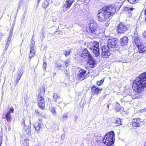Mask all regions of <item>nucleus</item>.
Returning <instances> with one entry per match:
<instances>
[{
    "mask_svg": "<svg viewBox=\"0 0 146 146\" xmlns=\"http://www.w3.org/2000/svg\"><path fill=\"white\" fill-rule=\"evenodd\" d=\"M71 52V50H65L64 51L63 53L66 56H67L69 55Z\"/></svg>",
    "mask_w": 146,
    "mask_h": 146,
    "instance_id": "obj_24",
    "label": "nucleus"
},
{
    "mask_svg": "<svg viewBox=\"0 0 146 146\" xmlns=\"http://www.w3.org/2000/svg\"><path fill=\"white\" fill-rule=\"evenodd\" d=\"M79 73L77 74V78L81 80L84 79L86 76V70L81 69L79 71Z\"/></svg>",
    "mask_w": 146,
    "mask_h": 146,
    "instance_id": "obj_11",
    "label": "nucleus"
},
{
    "mask_svg": "<svg viewBox=\"0 0 146 146\" xmlns=\"http://www.w3.org/2000/svg\"><path fill=\"white\" fill-rule=\"evenodd\" d=\"M9 43H10V42H8V41H7L6 43V44L5 46V49H4L5 50H7V49L8 48V47L9 45Z\"/></svg>",
    "mask_w": 146,
    "mask_h": 146,
    "instance_id": "obj_35",
    "label": "nucleus"
},
{
    "mask_svg": "<svg viewBox=\"0 0 146 146\" xmlns=\"http://www.w3.org/2000/svg\"><path fill=\"white\" fill-rule=\"evenodd\" d=\"M138 49L139 53H142L146 51V46L143 44L137 47Z\"/></svg>",
    "mask_w": 146,
    "mask_h": 146,
    "instance_id": "obj_17",
    "label": "nucleus"
},
{
    "mask_svg": "<svg viewBox=\"0 0 146 146\" xmlns=\"http://www.w3.org/2000/svg\"><path fill=\"white\" fill-rule=\"evenodd\" d=\"M65 135L64 134H62L61 136V139H63L65 138Z\"/></svg>",
    "mask_w": 146,
    "mask_h": 146,
    "instance_id": "obj_42",
    "label": "nucleus"
},
{
    "mask_svg": "<svg viewBox=\"0 0 146 146\" xmlns=\"http://www.w3.org/2000/svg\"><path fill=\"white\" fill-rule=\"evenodd\" d=\"M64 64H62L60 63H57L56 64V68L58 70L61 67H64Z\"/></svg>",
    "mask_w": 146,
    "mask_h": 146,
    "instance_id": "obj_26",
    "label": "nucleus"
},
{
    "mask_svg": "<svg viewBox=\"0 0 146 146\" xmlns=\"http://www.w3.org/2000/svg\"><path fill=\"white\" fill-rule=\"evenodd\" d=\"M53 100L54 101L57 99L58 98L60 97V96H58V95L56 93H54L53 94Z\"/></svg>",
    "mask_w": 146,
    "mask_h": 146,
    "instance_id": "obj_30",
    "label": "nucleus"
},
{
    "mask_svg": "<svg viewBox=\"0 0 146 146\" xmlns=\"http://www.w3.org/2000/svg\"><path fill=\"white\" fill-rule=\"evenodd\" d=\"M117 28V32L119 33H124L129 29V26L123 23H121L119 24Z\"/></svg>",
    "mask_w": 146,
    "mask_h": 146,
    "instance_id": "obj_9",
    "label": "nucleus"
},
{
    "mask_svg": "<svg viewBox=\"0 0 146 146\" xmlns=\"http://www.w3.org/2000/svg\"><path fill=\"white\" fill-rule=\"evenodd\" d=\"M121 109V106H120L119 104L117 102H116L115 105V110L116 111L118 112Z\"/></svg>",
    "mask_w": 146,
    "mask_h": 146,
    "instance_id": "obj_23",
    "label": "nucleus"
},
{
    "mask_svg": "<svg viewBox=\"0 0 146 146\" xmlns=\"http://www.w3.org/2000/svg\"><path fill=\"white\" fill-rule=\"evenodd\" d=\"M102 90V88H99L95 86H93L91 88V92L92 95H98L101 93V91Z\"/></svg>",
    "mask_w": 146,
    "mask_h": 146,
    "instance_id": "obj_12",
    "label": "nucleus"
},
{
    "mask_svg": "<svg viewBox=\"0 0 146 146\" xmlns=\"http://www.w3.org/2000/svg\"><path fill=\"white\" fill-rule=\"evenodd\" d=\"M104 78H102L100 80L97 81L96 84L98 86H100L104 82Z\"/></svg>",
    "mask_w": 146,
    "mask_h": 146,
    "instance_id": "obj_28",
    "label": "nucleus"
},
{
    "mask_svg": "<svg viewBox=\"0 0 146 146\" xmlns=\"http://www.w3.org/2000/svg\"><path fill=\"white\" fill-rule=\"evenodd\" d=\"M65 106V104H64V107Z\"/></svg>",
    "mask_w": 146,
    "mask_h": 146,
    "instance_id": "obj_58",
    "label": "nucleus"
},
{
    "mask_svg": "<svg viewBox=\"0 0 146 146\" xmlns=\"http://www.w3.org/2000/svg\"><path fill=\"white\" fill-rule=\"evenodd\" d=\"M26 119L25 117L23 118V121H22V125L24 127V128L25 129L27 128L28 127L27 126V125H25V121Z\"/></svg>",
    "mask_w": 146,
    "mask_h": 146,
    "instance_id": "obj_25",
    "label": "nucleus"
},
{
    "mask_svg": "<svg viewBox=\"0 0 146 146\" xmlns=\"http://www.w3.org/2000/svg\"><path fill=\"white\" fill-rule=\"evenodd\" d=\"M34 47L32 45H31V50L30 51H35L34 50Z\"/></svg>",
    "mask_w": 146,
    "mask_h": 146,
    "instance_id": "obj_40",
    "label": "nucleus"
},
{
    "mask_svg": "<svg viewBox=\"0 0 146 146\" xmlns=\"http://www.w3.org/2000/svg\"><path fill=\"white\" fill-rule=\"evenodd\" d=\"M6 120L8 122H10L11 121V115L9 111H7L5 115Z\"/></svg>",
    "mask_w": 146,
    "mask_h": 146,
    "instance_id": "obj_20",
    "label": "nucleus"
},
{
    "mask_svg": "<svg viewBox=\"0 0 146 146\" xmlns=\"http://www.w3.org/2000/svg\"><path fill=\"white\" fill-rule=\"evenodd\" d=\"M40 0H38V1H37L38 4L39 3H40Z\"/></svg>",
    "mask_w": 146,
    "mask_h": 146,
    "instance_id": "obj_54",
    "label": "nucleus"
},
{
    "mask_svg": "<svg viewBox=\"0 0 146 146\" xmlns=\"http://www.w3.org/2000/svg\"><path fill=\"white\" fill-rule=\"evenodd\" d=\"M111 49L108 45L104 46L102 47V52L101 54L103 58H107L109 57L111 54L110 50H112V49L111 50Z\"/></svg>",
    "mask_w": 146,
    "mask_h": 146,
    "instance_id": "obj_8",
    "label": "nucleus"
},
{
    "mask_svg": "<svg viewBox=\"0 0 146 146\" xmlns=\"http://www.w3.org/2000/svg\"><path fill=\"white\" fill-rule=\"evenodd\" d=\"M143 37L145 39H146V31H145L143 34Z\"/></svg>",
    "mask_w": 146,
    "mask_h": 146,
    "instance_id": "obj_39",
    "label": "nucleus"
},
{
    "mask_svg": "<svg viewBox=\"0 0 146 146\" xmlns=\"http://www.w3.org/2000/svg\"><path fill=\"white\" fill-rule=\"evenodd\" d=\"M13 33V31H12V30H10L9 36H12V35Z\"/></svg>",
    "mask_w": 146,
    "mask_h": 146,
    "instance_id": "obj_44",
    "label": "nucleus"
},
{
    "mask_svg": "<svg viewBox=\"0 0 146 146\" xmlns=\"http://www.w3.org/2000/svg\"><path fill=\"white\" fill-rule=\"evenodd\" d=\"M145 15H146V9H145Z\"/></svg>",
    "mask_w": 146,
    "mask_h": 146,
    "instance_id": "obj_55",
    "label": "nucleus"
},
{
    "mask_svg": "<svg viewBox=\"0 0 146 146\" xmlns=\"http://www.w3.org/2000/svg\"><path fill=\"white\" fill-rule=\"evenodd\" d=\"M107 107L108 108V110L109 109V105L108 104L107 105Z\"/></svg>",
    "mask_w": 146,
    "mask_h": 146,
    "instance_id": "obj_52",
    "label": "nucleus"
},
{
    "mask_svg": "<svg viewBox=\"0 0 146 146\" xmlns=\"http://www.w3.org/2000/svg\"><path fill=\"white\" fill-rule=\"evenodd\" d=\"M134 9V8H133V7H125L124 8V10L125 11H132L133 10V9Z\"/></svg>",
    "mask_w": 146,
    "mask_h": 146,
    "instance_id": "obj_29",
    "label": "nucleus"
},
{
    "mask_svg": "<svg viewBox=\"0 0 146 146\" xmlns=\"http://www.w3.org/2000/svg\"><path fill=\"white\" fill-rule=\"evenodd\" d=\"M132 42L134 43L137 47L143 44V40L139 36H134L132 37Z\"/></svg>",
    "mask_w": 146,
    "mask_h": 146,
    "instance_id": "obj_10",
    "label": "nucleus"
},
{
    "mask_svg": "<svg viewBox=\"0 0 146 146\" xmlns=\"http://www.w3.org/2000/svg\"><path fill=\"white\" fill-rule=\"evenodd\" d=\"M115 140V133L113 131L107 133L103 139L104 143L108 146L113 145Z\"/></svg>",
    "mask_w": 146,
    "mask_h": 146,
    "instance_id": "obj_4",
    "label": "nucleus"
},
{
    "mask_svg": "<svg viewBox=\"0 0 146 146\" xmlns=\"http://www.w3.org/2000/svg\"><path fill=\"white\" fill-rule=\"evenodd\" d=\"M50 111L52 112L53 114H54V115H56V109L55 107H51L50 108Z\"/></svg>",
    "mask_w": 146,
    "mask_h": 146,
    "instance_id": "obj_27",
    "label": "nucleus"
},
{
    "mask_svg": "<svg viewBox=\"0 0 146 146\" xmlns=\"http://www.w3.org/2000/svg\"><path fill=\"white\" fill-rule=\"evenodd\" d=\"M108 45L111 49L113 48L115 50H117L119 48V43L117 38H112L109 39L108 41Z\"/></svg>",
    "mask_w": 146,
    "mask_h": 146,
    "instance_id": "obj_6",
    "label": "nucleus"
},
{
    "mask_svg": "<svg viewBox=\"0 0 146 146\" xmlns=\"http://www.w3.org/2000/svg\"><path fill=\"white\" fill-rule=\"evenodd\" d=\"M128 42V37L126 36H124L121 39V44L123 46L127 45Z\"/></svg>",
    "mask_w": 146,
    "mask_h": 146,
    "instance_id": "obj_15",
    "label": "nucleus"
},
{
    "mask_svg": "<svg viewBox=\"0 0 146 146\" xmlns=\"http://www.w3.org/2000/svg\"><path fill=\"white\" fill-rule=\"evenodd\" d=\"M108 23H109L108 22V23H107V25H106V26H108Z\"/></svg>",
    "mask_w": 146,
    "mask_h": 146,
    "instance_id": "obj_56",
    "label": "nucleus"
},
{
    "mask_svg": "<svg viewBox=\"0 0 146 146\" xmlns=\"http://www.w3.org/2000/svg\"><path fill=\"white\" fill-rule=\"evenodd\" d=\"M11 36H9L7 41H8V42H10V41L11 40Z\"/></svg>",
    "mask_w": 146,
    "mask_h": 146,
    "instance_id": "obj_41",
    "label": "nucleus"
},
{
    "mask_svg": "<svg viewBox=\"0 0 146 146\" xmlns=\"http://www.w3.org/2000/svg\"><path fill=\"white\" fill-rule=\"evenodd\" d=\"M116 12V8L112 6H108L99 10L97 14L98 19L100 22L105 21Z\"/></svg>",
    "mask_w": 146,
    "mask_h": 146,
    "instance_id": "obj_2",
    "label": "nucleus"
},
{
    "mask_svg": "<svg viewBox=\"0 0 146 146\" xmlns=\"http://www.w3.org/2000/svg\"><path fill=\"white\" fill-rule=\"evenodd\" d=\"M47 65V64L45 62H44L43 64V67L44 68V70H46V67Z\"/></svg>",
    "mask_w": 146,
    "mask_h": 146,
    "instance_id": "obj_38",
    "label": "nucleus"
},
{
    "mask_svg": "<svg viewBox=\"0 0 146 146\" xmlns=\"http://www.w3.org/2000/svg\"><path fill=\"white\" fill-rule=\"evenodd\" d=\"M67 117V114H64L63 115V117L66 118Z\"/></svg>",
    "mask_w": 146,
    "mask_h": 146,
    "instance_id": "obj_46",
    "label": "nucleus"
},
{
    "mask_svg": "<svg viewBox=\"0 0 146 146\" xmlns=\"http://www.w3.org/2000/svg\"><path fill=\"white\" fill-rule=\"evenodd\" d=\"M88 63L90 65L91 68H93L95 66L96 64V62L93 59L92 57L88 59Z\"/></svg>",
    "mask_w": 146,
    "mask_h": 146,
    "instance_id": "obj_16",
    "label": "nucleus"
},
{
    "mask_svg": "<svg viewBox=\"0 0 146 146\" xmlns=\"http://www.w3.org/2000/svg\"><path fill=\"white\" fill-rule=\"evenodd\" d=\"M29 141V140L27 139H26L24 140V143H27Z\"/></svg>",
    "mask_w": 146,
    "mask_h": 146,
    "instance_id": "obj_49",
    "label": "nucleus"
},
{
    "mask_svg": "<svg viewBox=\"0 0 146 146\" xmlns=\"http://www.w3.org/2000/svg\"><path fill=\"white\" fill-rule=\"evenodd\" d=\"M2 142V139H0V146H1Z\"/></svg>",
    "mask_w": 146,
    "mask_h": 146,
    "instance_id": "obj_50",
    "label": "nucleus"
},
{
    "mask_svg": "<svg viewBox=\"0 0 146 146\" xmlns=\"http://www.w3.org/2000/svg\"><path fill=\"white\" fill-rule=\"evenodd\" d=\"M63 11L64 12H65V11H66V10H64V9L63 10Z\"/></svg>",
    "mask_w": 146,
    "mask_h": 146,
    "instance_id": "obj_57",
    "label": "nucleus"
},
{
    "mask_svg": "<svg viewBox=\"0 0 146 146\" xmlns=\"http://www.w3.org/2000/svg\"><path fill=\"white\" fill-rule=\"evenodd\" d=\"M13 27H14L13 26H12V27H11V29L10 30H12V31H13Z\"/></svg>",
    "mask_w": 146,
    "mask_h": 146,
    "instance_id": "obj_51",
    "label": "nucleus"
},
{
    "mask_svg": "<svg viewBox=\"0 0 146 146\" xmlns=\"http://www.w3.org/2000/svg\"><path fill=\"white\" fill-rule=\"evenodd\" d=\"M34 127L37 132L38 133L41 127V125L40 123H39L38 122H36L34 125Z\"/></svg>",
    "mask_w": 146,
    "mask_h": 146,
    "instance_id": "obj_19",
    "label": "nucleus"
},
{
    "mask_svg": "<svg viewBox=\"0 0 146 146\" xmlns=\"http://www.w3.org/2000/svg\"><path fill=\"white\" fill-rule=\"evenodd\" d=\"M81 56L84 58H86L88 59L92 57L91 54L86 49H85L82 51Z\"/></svg>",
    "mask_w": 146,
    "mask_h": 146,
    "instance_id": "obj_13",
    "label": "nucleus"
},
{
    "mask_svg": "<svg viewBox=\"0 0 146 146\" xmlns=\"http://www.w3.org/2000/svg\"><path fill=\"white\" fill-rule=\"evenodd\" d=\"M39 90L40 93L38 96V105L40 108L43 110L44 108L45 102L43 101V96L45 93V90L44 88H42L39 89Z\"/></svg>",
    "mask_w": 146,
    "mask_h": 146,
    "instance_id": "obj_5",
    "label": "nucleus"
},
{
    "mask_svg": "<svg viewBox=\"0 0 146 146\" xmlns=\"http://www.w3.org/2000/svg\"><path fill=\"white\" fill-rule=\"evenodd\" d=\"M90 49L92 51L94 55L96 56H98L100 55L99 44L98 42L95 41L93 42Z\"/></svg>",
    "mask_w": 146,
    "mask_h": 146,
    "instance_id": "obj_7",
    "label": "nucleus"
},
{
    "mask_svg": "<svg viewBox=\"0 0 146 146\" xmlns=\"http://www.w3.org/2000/svg\"><path fill=\"white\" fill-rule=\"evenodd\" d=\"M38 146V145H35V146Z\"/></svg>",
    "mask_w": 146,
    "mask_h": 146,
    "instance_id": "obj_60",
    "label": "nucleus"
},
{
    "mask_svg": "<svg viewBox=\"0 0 146 146\" xmlns=\"http://www.w3.org/2000/svg\"><path fill=\"white\" fill-rule=\"evenodd\" d=\"M49 2V1H48L46 0L44 1L42 3V7L44 9L46 8L48 5Z\"/></svg>",
    "mask_w": 146,
    "mask_h": 146,
    "instance_id": "obj_22",
    "label": "nucleus"
},
{
    "mask_svg": "<svg viewBox=\"0 0 146 146\" xmlns=\"http://www.w3.org/2000/svg\"><path fill=\"white\" fill-rule=\"evenodd\" d=\"M146 87V72L139 75L133 82L132 88L136 92L132 97L133 99L141 97L140 92Z\"/></svg>",
    "mask_w": 146,
    "mask_h": 146,
    "instance_id": "obj_1",
    "label": "nucleus"
},
{
    "mask_svg": "<svg viewBox=\"0 0 146 146\" xmlns=\"http://www.w3.org/2000/svg\"><path fill=\"white\" fill-rule=\"evenodd\" d=\"M37 113H39V112H38V111H37Z\"/></svg>",
    "mask_w": 146,
    "mask_h": 146,
    "instance_id": "obj_59",
    "label": "nucleus"
},
{
    "mask_svg": "<svg viewBox=\"0 0 146 146\" xmlns=\"http://www.w3.org/2000/svg\"><path fill=\"white\" fill-rule=\"evenodd\" d=\"M9 111L10 112V113H13L14 111V109L13 108L12 106H11L9 108Z\"/></svg>",
    "mask_w": 146,
    "mask_h": 146,
    "instance_id": "obj_37",
    "label": "nucleus"
},
{
    "mask_svg": "<svg viewBox=\"0 0 146 146\" xmlns=\"http://www.w3.org/2000/svg\"><path fill=\"white\" fill-rule=\"evenodd\" d=\"M115 121H116V123H117L119 124L122 125L121 124V119L119 118H117L115 119Z\"/></svg>",
    "mask_w": 146,
    "mask_h": 146,
    "instance_id": "obj_34",
    "label": "nucleus"
},
{
    "mask_svg": "<svg viewBox=\"0 0 146 146\" xmlns=\"http://www.w3.org/2000/svg\"><path fill=\"white\" fill-rule=\"evenodd\" d=\"M64 64H65V65L66 66V67H67L68 66V62H64Z\"/></svg>",
    "mask_w": 146,
    "mask_h": 146,
    "instance_id": "obj_47",
    "label": "nucleus"
},
{
    "mask_svg": "<svg viewBox=\"0 0 146 146\" xmlns=\"http://www.w3.org/2000/svg\"><path fill=\"white\" fill-rule=\"evenodd\" d=\"M140 119L139 118L137 119H134L133 120L132 125L134 126L138 127L140 126Z\"/></svg>",
    "mask_w": 146,
    "mask_h": 146,
    "instance_id": "obj_14",
    "label": "nucleus"
},
{
    "mask_svg": "<svg viewBox=\"0 0 146 146\" xmlns=\"http://www.w3.org/2000/svg\"><path fill=\"white\" fill-rule=\"evenodd\" d=\"M62 99L60 97L58 98L57 99L55 100L54 101L58 104H60L62 102Z\"/></svg>",
    "mask_w": 146,
    "mask_h": 146,
    "instance_id": "obj_31",
    "label": "nucleus"
},
{
    "mask_svg": "<svg viewBox=\"0 0 146 146\" xmlns=\"http://www.w3.org/2000/svg\"><path fill=\"white\" fill-rule=\"evenodd\" d=\"M35 51H30V53L29 54V58H31L34 56L35 54Z\"/></svg>",
    "mask_w": 146,
    "mask_h": 146,
    "instance_id": "obj_33",
    "label": "nucleus"
},
{
    "mask_svg": "<svg viewBox=\"0 0 146 146\" xmlns=\"http://www.w3.org/2000/svg\"><path fill=\"white\" fill-rule=\"evenodd\" d=\"M56 74V73L54 72L53 73V75L54 76H55Z\"/></svg>",
    "mask_w": 146,
    "mask_h": 146,
    "instance_id": "obj_53",
    "label": "nucleus"
},
{
    "mask_svg": "<svg viewBox=\"0 0 146 146\" xmlns=\"http://www.w3.org/2000/svg\"><path fill=\"white\" fill-rule=\"evenodd\" d=\"M73 1L74 0H66V3L64 6V7L68 9L71 6Z\"/></svg>",
    "mask_w": 146,
    "mask_h": 146,
    "instance_id": "obj_18",
    "label": "nucleus"
},
{
    "mask_svg": "<svg viewBox=\"0 0 146 146\" xmlns=\"http://www.w3.org/2000/svg\"><path fill=\"white\" fill-rule=\"evenodd\" d=\"M35 44V42L34 40H31V45H32L34 46Z\"/></svg>",
    "mask_w": 146,
    "mask_h": 146,
    "instance_id": "obj_45",
    "label": "nucleus"
},
{
    "mask_svg": "<svg viewBox=\"0 0 146 146\" xmlns=\"http://www.w3.org/2000/svg\"><path fill=\"white\" fill-rule=\"evenodd\" d=\"M64 72L66 76L68 77L69 75V72H68L67 70H66L64 71Z\"/></svg>",
    "mask_w": 146,
    "mask_h": 146,
    "instance_id": "obj_36",
    "label": "nucleus"
},
{
    "mask_svg": "<svg viewBox=\"0 0 146 146\" xmlns=\"http://www.w3.org/2000/svg\"><path fill=\"white\" fill-rule=\"evenodd\" d=\"M127 1L131 4H135L137 3L138 0H127Z\"/></svg>",
    "mask_w": 146,
    "mask_h": 146,
    "instance_id": "obj_32",
    "label": "nucleus"
},
{
    "mask_svg": "<svg viewBox=\"0 0 146 146\" xmlns=\"http://www.w3.org/2000/svg\"><path fill=\"white\" fill-rule=\"evenodd\" d=\"M23 73V70L21 69L19 71V72L17 77L16 81L18 82L21 78V77Z\"/></svg>",
    "mask_w": 146,
    "mask_h": 146,
    "instance_id": "obj_21",
    "label": "nucleus"
},
{
    "mask_svg": "<svg viewBox=\"0 0 146 146\" xmlns=\"http://www.w3.org/2000/svg\"><path fill=\"white\" fill-rule=\"evenodd\" d=\"M86 31L89 35L94 38L97 37L100 33L97 24L94 20L90 21L89 27L86 28Z\"/></svg>",
    "mask_w": 146,
    "mask_h": 146,
    "instance_id": "obj_3",
    "label": "nucleus"
},
{
    "mask_svg": "<svg viewBox=\"0 0 146 146\" xmlns=\"http://www.w3.org/2000/svg\"><path fill=\"white\" fill-rule=\"evenodd\" d=\"M30 131V129L29 128H27V130H26V132H28V133H29V131Z\"/></svg>",
    "mask_w": 146,
    "mask_h": 146,
    "instance_id": "obj_48",
    "label": "nucleus"
},
{
    "mask_svg": "<svg viewBox=\"0 0 146 146\" xmlns=\"http://www.w3.org/2000/svg\"><path fill=\"white\" fill-rule=\"evenodd\" d=\"M41 37H42V38H43L45 37V36L44 35V33L43 32L41 33Z\"/></svg>",
    "mask_w": 146,
    "mask_h": 146,
    "instance_id": "obj_43",
    "label": "nucleus"
}]
</instances>
